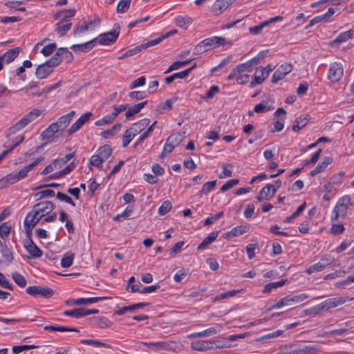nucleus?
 <instances>
[{
	"label": "nucleus",
	"mask_w": 354,
	"mask_h": 354,
	"mask_svg": "<svg viewBox=\"0 0 354 354\" xmlns=\"http://www.w3.org/2000/svg\"><path fill=\"white\" fill-rule=\"evenodd\" d=\"M352 205H353V204L351 203L350 196L345 195L339 198L332 211L331 220L342 221L347 215L349 207Z\"/></svg>",
	"instance_id": "obj_1"
},
{
	"label": "nucleus",
	"mask_w": 354,
	"mask_h": 354,
	"mask_svg": "<svg viewBox=\"0 0 354 354\" xmlns=\"http://www.w3.org/2000/svg\"><path fill=\"white\" fill-rule=\"evenodd\" d=\"M41 114L39 109H35L30 112L26 114L21 120L17 122L14 125L10 127L6 131V137L8 138L12 135L25 128L28 124L34 121Z\"/></svg>",
	"instance_id": "obj_2"
},
{
	"label": "nucleus",
	"mask_w": 354,
	"mask_h": 354,
	"mask_svg": "<svg viewBox=\"0 0 354 354\" xmlns=\"http://www.w3.org/2000/svg\"><path fill=\"white\" fill-rule=\"evenodd\" d=\"M169 34H167L166 36H161L155 39L150 40L147 41V43L142 44L140 45H138L133 48L127 50L125 53H124L122 55H120L118 59H123L127 57H129L131 56H133L138 53L141 52L142 50L147 49L149 47L153 46L160 42H161L164 39L167 38V37Z\"/></svg>",
	"instance_id": "obj_3"
},
{
	"label": "nucleus",
	"mask_w": 354,
	"mask_h": 354,
	"mask_svg": "<svg viewBox=\"0 0 354 354\" xmlns=\"http://www.w3.org/2000/svg\"><path fill=\"white\" fill-rule=\"evenodd\" d=\"M141 344L145 346L148 348L151 349L154 352L159 351H174L177 348L178 346L175 342L165 341V342H142Z\"/></svg>",
	"instance_id": "obj_4"
},
{
	"label": "nucleus",
	"mask_w": 354,
	"mask_h": 354,
	"mask_svg": "<svg viewBox=\"0 0 354 354\" xmlns=\"http://www.w3.org/2000/svg\"><path fill=\"white\" fill-rule=\"evenodd\" d=\"M57 66L56 58H50L45 63L39 65L35 71V75L39 79L47 77L53 71V68Z\"/></svg>",
	"instance_id": "obj_5"
},
{
	"label": "nucleus",
	"mask_w": 354,
	"mask_h": 354,
	"mask_svg": "<svg viewBox=\"0 0 354 354\" xmlns=\"http://www.w3.org/2000/svg\"><path fill=\"white\" fill-rule=\"evenodd\" d=\"M308 298V295L306 294H299L295 297L288 295L281 298L274 305L272 306L270 310L279 309L285 306H291L294 304L299 303Z\"/></svg>",
	"instance_id": "obj_6"
},
{
	"label": "nucleus",
	"mask_w": 354,
	"mask_h": 354,
	"mask_svg": "<svg viewBox=\"0 0 354 354\" xmlns=\"http://www.w3.org/2000/svg\"><path fill=\"white\" fill-rule=\"evenodd\" d=\"M292 354H317L321 351L317 344H290Z\"/></svg>",
	"instance_id": "obj_7"
},
{
	"label": "nucleus",
	"mask_w": 354,
	"mask_h": 354,
	"mask_svg": "<svg viewBox=\"0 0 354 354\" xmlns=\"http://www.w3.org/2000/svg\"><path fill=\"white\" fill-rule=\"evenodd\" d=\"M119 33L120 26L119 24H115L113 26V28L111 31L100 34L97 38V40H98L101 45H109L114 43L117 40L119 36Z\"/></svg>",
	"instance_id": "obj_8"
},
{
	"label": "nucleus",
	"mask_w": 354,
	"mask_h": 354,
	"mask_svg": "<svg viewBox=\"0 0 354 354\" xmlns=\"http://www.w3.org/2000/svg\"><path fill=\"white\" fill-rule=\"evenodd\" d=\"M26 292L30 295L40 296L44 298H50L54 293L50 288L40 286H30L26 288Z\"/></svg>",
	"instance_id": "obj_9"
},
{
	"label": "nucleus",
	"mask_w": 354,
	"mask_h": 354,
	"mask_svg": "<svg viewBox=\"0 0 354 354\" xmlns=\"http://www.w3.org/2000/svg\"><path fill=\"white\" fill-rule=\"evenodd\" d=\"M344 68L342 64L333 62L330 64L328 73V79L332 82L339 81L343 76Z\"/></svg>",
	"instance_id": "obj_10"
},
{
	"label": "nucleus",
	"mask_w": 354,
	"mask_h": 354,
	"mask_svg": "<svg viewBox=\"0 0 354 354\" xmlns=\"http://www.w3.org/2000/svg\"><path fill=\"white\" fill-rule=\"evenodd\" d=\"M292 70V66L289 63L281 64L274 72L272 77V82L277 83Z\"/></svg>",
	"instance_id": "obj_11"
},
{
	"label": "nucleus",
	"mask_w": 354,
	"mask_h": 354,
	"mask_svg": "<svg viewBox=\"0 0 354 354\" xmlns=\"http://www.w3.org/2000/svg\"><path fill=\"white\" fill-rule=\"evenodd\" d=\"M41 217L50 214L55 207V204L48 201H41L32 207Z\"/></svg>",
	"instance_id": "obj_12"
},
{
	"label": "nucleus",
	"mask_w": 354,
	"mask_h": 354,
	"mask_svg": "<svg viewBox=\"0 0 354 354\" xmlns=\"http://www.w3.org/2000/svg\"><path fill=\"white\" fill-rule=\"evenodd\" d=\"M348 297H338L328 299L322 302L324 311H327L331 308H336L346 303Z\"/></svg>",
	"instance_id": "obj_13"
},
{
	"label": "nucleus",
	"mask_w": 354,
	"mask_h": 354,
	"mask_svg": "<svg viewBox=\"0 0 354 354\" xmlns=\"http://www.w3.org/2000/svg\"><path fill=\"white\" fill-rule=\"evenodd\" d=\"M226 44V39L222 37H209L202 41V44L205 46L207 50L210 48H215L218 46H224Z\"/></svg>",
	"instance_id": "obj_14"
},
{
	"label": "nucleus",
	"mask_w": 354,
	"mask_h": 354,
	"mask_svg": "<svg viewBox=\"0 0 354 354\" xmlns=\"http://www.w3.org/2000/svg\"><path fill=\"white\" fill-rule=\"evenodd\" d=\"M92 115L93 114L91 112H87L82 115L68 129V135L71 136L77 131L86 122L90 120Z\"/></svg>",
	"instance_id": "obj_15"
},
{
	"label": "nucleus",
	"mask_w": 354,
	"mask_h": 354,
	"mask_svg": "<svg viewBox=\"0 0 354 354\" xmlns=\"http://www.w3.org/2000/svg\"><path fill=\"white\" fill-rule=\"evenodd\" d=\"M352 39H354V28L341 32L336 39L330 42L329 45L333 47L339 46L342 43Z\"/></svg>",
	"instance_id": "obj_16"
},
{
	"label": "nucleus",
	"mask_w": 354,
	"mask_h": 354,
	"mask_svg": "<svg viewBox=\"0 0 354 354\" xmlns=\"http://www.w3.org/2000/svg\"><path fill=\"white\" fill-rule=\"evenodd\" d=\"M269 70L266 68L260 67L257 69L253 80L250 82V87H254L257 84H261L268 77Z\"/></svg>",
	"instance_id": "obj_17"
},
{
	"label": "nucleus",
	"mask_w": 354,
	"mask_h": 354,
	"mask_svg": "<svg viewBox=\"0 0 354 354\" xmlns=\"http://www.w3.org/2000/svg\"><path fill=\"white\" fill-rule=\"evenodd\" d=\"M272 184H267L264 186L257 195V200L259 202H261L271 199L276 193L274 192V189H272Z\"/></svg>",
	"instance_id": "obj_18"
},
{
	"label": "nucleus",
	"mask_w": 354,
	"mask_h": 354,
	"mask_svg": "<svg viewBox=\"0 0 354 354\" xmlns=\"http://www.w3.org/2000/svg\"><path fill=\"white\" fill-rule=\"evenodd\" d=\"M52 58H56L57 60V65H59L62 60L66 62H70L73 59V55L68 48H59Z\"/></svg>",
	"instance_id": "obj_19"
},
{
	"label": "nucleus",
	"mask_w": 354,
	"mask_h": 354,
	"mask_svg": "<svg viewBox=\"0 0 354 354\" xmlns=\"http://www.w3.org/2000/svg\"><path fill=\"white\" fill-rule=\"evenodd\" d=\"M24 245L32 257L39 258L42 256V251L36 245L32 239H25Z\"/></svg>",
	"instance_id": "obj_20"
},
{
	"label": "nucleus",
	"mask_w": 354,
	"mask_h": 354,
	"mask_svg": "<svg viewBox=\"0 0 354 354\" xmlns=\"http://www.w3.org/2000/svg\"><path fill=\"white\" fill-rule=\"evenodd\" d=\"M222 326L221 324H216L214 326L210 327L203 331L192 333L187 337L189 338L209 337L219 332Z\"/></svg>",
	"instance_id": "obj_21"
},
{
	"label": "nucleus",
	"mask_w": 354,
	"mask_h": 354,
	"mask_svg": "<svg viewBox=\"0 0 354 354\" xmlns=\"http://www.w3.org/2000/svg\"><path fill=\"white\" fill-rule=\"evenodd\" d=\"M192 349L205 352L214 348L213 343L206 340H194L191 342Z\"/></svg>",
	"instance_id": "obj_22"
},
{
	"label": "nucleus",
	"mask_w": 354,
	"mask_h": 354,
	"mask_svg": "<svg viewBox=\"0 0 354 354\" xmlns=\"http://www.w3.org/2000/svg\"><path fill=\"white\" fill-rule=\"evenodd\" d=\"M41 218V216H40L38 212H36V210L32 207V210L26 216L24 225H28L32 227H35Z\"/></svg>",
	"instance_id": "obj_23"
},
{
	"label": "nucleus",
	"mask_w": 354,
	"mask_h": 354,
	"mask_svg": "<svg viewBox=\"0 0 354 354\" xmlns=\"http://www.w3.org/2000/svg\"><path fill=\"white\" fill-rule=\"evenodd\" d=\"M44 160V157H39L36 160L30 162L29 165L24 166L21 169L17 172L20 180L24 178L28 175L30 171H31L35 167H36L37 165L41 162Z\"/></svg>",
	"instance_id": "obj_24"
},
{
	"label": "nucleus",
	"mask_w": 354,
	"mask_h": 354,
	"mask_svg": "<svg viewBox=\"0 0 354 354\" xmlns=\"http://www.w3.org/2000/svg\"><path fill=\"white\" fill-rule=\"evenodd\" d=\"M72 23L69 20H60L55 25V31L59 37L64 36L71 28Z\"/></svg>",
	"instance_id": "obj_25"
},
{
	"label": "nucleus",
	"mask_w": 354,
	"mask_h": 354,
	"mask_svg": "<svg viewBox=\"0 0 354 354\" xmlns=\"http://www.w3.org/2000/svg\"><path fill=\"white\" fill-rule=\"evenodd\" d=\"M150 122L149 119L144 118L140 120V121L135 122L132 124V126L129 128L131 133H133L135 136H137L140 133H141L145 128L149 125Z\"/></svg>",
	"instance_id": "obj_26"
},
{
	"label": "nucleus",
	"mask_w": 354,
	"mask_h": 354,
	"mask_svg": "<svg viewBox=\"0 0 354 354\" xmlns=\"http://www.w3.org/2000/svg\"><path fill=\"white\" fill-rule=\"evenodd\" d=\"M234 0H216L213 5V12L215 15H219L225 10Z\"/></svg>",
	"instance_id": "obj_27"
},
{
	"label": "nucleus",
	"mask_w": 354,
	"mask_h": 354,
	"mask_svg": "<svg viewBox=\"0 0 354 354\" xmlns=\"http://www.w3.org/2000/svg\"><path fill=\"white\" fill-rule=\"evenodd\" d=\"M97 38H95L84 44H74L71 47V48L74 51H82L86 53L91 50L95 46Z\"/></svg>",
	"instance_id": "obj_28"
},
{
	"label": "nucleus",
	"mask_w": 354,
	"mask_h": 354,
	"mask_svg": "<svg viewBox=\"0 0 354 354\" xmlns=\"http://www.w3.org/2000/svg\"><path fill=\"white\" fill-rule=\"evenodd\" d=\"M75 114V112L72 111L68 113L61 116L55 123L57 124V126L60 130H63L69 124Z\"/></svg>",
	"instance_id": "obj_29"
},
{
	"label": "nucleus",
	"mask_w": 354,
	"mask_h": 354,
	"mask_svg": "<svg viewBox=\"0 0 354 354\" xmlns=\"http://www.w3.org/2000/svg\"><path fill=\"white\" fill-rule=\"evenodd\" d=\"M19 48H14L8 50L0 57L3 60V62L6 64H9L15 60V59L19 55Z\"/></svg>",
	"instance_id": "obj_30"
},
{
	"label": "nucleus",
	"mask_w": 354,
	"mask_h": 354,
	"mask_svg": "<svg viewBox=\"0 0 354 354\" xmlns=\"http://www.w3.org/2000/svg\"><path fill=\"white\" fill-rule=\"evenodd\" d=\"M309 122V115H300L295 120V124L292 127V129L295 132H298L303 127H304Z\"/></svg>",
	"instance_id": "obj_31"
},
{
	"label": "nucleus",
	"mask_w": 354,
	"mask_h": 354,
	"mask_svg": "<svg viewBox=\"0 0 354 354\" xmlns=\"http://www.w3.org/2000/svg\"><path fill=\"white\" fill-rule=\"evenodd\" d=\"M59 131H61L59 128L57 126V124H55V122L52 123L48 126V127L45 129L41 133V137L42 139H50L53 138L54 134Z\"/></svg>",
	"instance_id": "obj_32"
},
{
	"label": "nucleus",
	"mask_w": 354,
	"mask_h": 354,
	"mask_svg": "<svg viewBox=\"0 0 354 354\" xmlns=\"http://www.w3.org/2000/svg\"><path fill=\"white\" fill-rule=\"evenodd\" d=\"M147 101H144L142 102H140L137 104H134L133 106L129 107L128 110L125 113V116L127 119L130 118L131 117L135 115L138 113L140 111V110L145 107V106L147 104Z\"/></svg>",
	"instance_id": "obj_33"
},
{
	"label": "nucleus",
	"mask_w": 354,
	"mask_h": 354,
	"mask_svg": "<svg viewBox=\"0 0 354 354\" xmlns=\"http://www.w3.org/2000/svg\"><path fill=\"white\" fill-rule=\"evenodd\" d=\"M218 235V232H212L203 239V241L198 245L197 249L201 250L204 249L207 245H210L216 239Z\"/></svg>",
	"instance_id": "obj_34"
},
{
	"label": "nucleus",
	"mask_w": 354,
	"mask_h": 354,
	"mask_svg": "<svg viewBox=\"0 0 354 354\" xmlns=\"http://www.w3.org/2000/svg\"><path fill=\"white\" fill-rule=\"evenodd\" d=\"M189 73H190V70H189V69H185L183 71L174 73L171 75L166 77L165 82L167 84H169L176 79L185 78Z\"/></svg>",
	"instance_id": "obj_35"
},
{
	"label": "nucleus",
	"mask_w": 354,
	"mask_h": 354,
	"mask_svg": "<svg viewBox=\"0 0 354 354\" xmlns=\"http://www.w3.org/2000/svg\"><path fill=\"white\" fill-rule=\"evenodd\" d=\"M93 322L96 326L100 328H109L113 324V322L105 317H95L93 319Z\"/></svg>",
	"instance_id": "obj_36"
},
{
	"label": "nucleus",
	"mask_w": 354,
	"mask_h": 354,
	"mask_svg": "<svg viewBox=\"0 0 354 354\" xmlns=\"http://www.w3.org/2000/svg\"><path fill=\"white\" fill-rule=\"evenodd\" d=\"M44 330L49 331H59V332H79V330L76 328L61 326H53L48 325L44 326Z\"/></svg>",
	"instance_id": "obj_37"
},
{
	"label": "nucleus",
	"mask_w": 354,
	"mask_h": 354,
	"mask_svg": "<svg viewBox=\"0 0 354 354\" xmlns=\"http://www.w3.org/2000/svg\"><path fill=\"white\" fill-rule=\"evenodd\" d=\"M110 299V297H90V298H79L78 299V306L82 305H88L93 303H96L100 301L106 300Z\"/></svg>",
	"instance_id": "obj_38"
},
{
	"label": "nucleus",
	"mask_w": 354,
	"mask_h": 354,
	"mask_svg": "<svg viewBox=\"0 0 354 354\" xmlns=\"http://www.w3.org/2000/svg\"><path fill=\"white\" fill-rule=\"evenodd\" d=\"M287 281L288 280L285 279L276 282L269 283L264 286V288L262 290V292L263 293H270L272 289L278 288L285 285Z\"/></svg>",
	"instance_id": "obj_39"
},
{
	"label": "nucleus",
	"mask_w": 354,
	"mask_h": 354,
	"mask_svg": "<svg viewBox=\"0 0 354 354\" xmlns=\"http://www.w3.org/2000/svg\"><path fill=\"white\" fill-rule=\"evenodd\" d=\"M248 230L247 226L244 225H239L233 227L230 231L226 233L227 236H238L245 234Z\"/></svg>",
	"instance_id": "obj_40"
},
{
	"label": "nucleus",
	"mask_w": 354,
	"mask_h": 354,
	"mask_svg": "<svg viewBox=\"0 0 354 354\" xmlns=\"http://www.w3.org/2000/svg\"><path fill=\"white\" fill-rule=\"evenodd\" d=\"M111 153V147L108 145H105L98 149L97 154L102 159V160L105 161L109 158Z\"/></svg>",
	"instance_id": "obj_41"
},
{
	"label": "nucleus",
	"mask_w": 354,
	"mask_h": 354,
	"mask_svg": "<svg viewBox=\"0 0 354 354\" xmlns=\"http://www.w3.org/2000/svg\"><path fill=\"white\" fill-rule=\"evenodd\" d=\"M75 9L61 10L59 12H57L54 15V18L55 19L61 18L62 19L61 20H68V18L73 17L75 15Z\"/></svg>",
	"instance_id": "obj_42"
},
{
	"label": "nucleus",
	"mask_w": 354,
	"mask_h": 354,
	"mask_svg": "<svg viewBox=\"0 0 354 354\" xmlns=\"http://www.w3.org/2000/svg\"><path fill=\"white\" fill-rule=\"evenodd\" d=\"M183 138L184 133L178 132L169 136L167 140V142L171 143L175 147H177L182 142Z\"/></svg>",
	"instance_id": "obj_43"
},
{
	"label": "nucleus",
	"mask_w": 354,
	"mask_h": 354,
	"mask_svg": "<svg viewBox=\"0 0 354 354\" xmlns=\"http://www.w3.org/2000/svg\"><path fill=\"white\" fill-rule=\"evenodd\" d=\"M75 255L71 252H68L65 253L61 260V266L62 268H68L70 267L73 262Z\"/></svg>",
	"instance_id": "obj_44"
},
{
	"label": "nucleus",
	"mask_w": 354,
	"mask_h": 354,
	"mask_svg": "<svg viewBox=\"0 0 354 354\" xmlns=\"http://www.w3.org/2000/svg\"><path fill=\"white\" fill-rule=\"evenodd\" d=\"M75 152L65 155L64 157L55 159L53 162L55 165V169L61 168L64 165L66 164L73 156Z\"/></svg>",
	"instance_id": "obj_45"
},
{
	"label": "nucleus",
	"mask_w": 354,
	"mask_h": 354,
	"mask_svg": "<svg viewBox=\"0 0 354 354\" xmlns=\"http://www.w3.org/2000/svg\"><path fill=\"white\" fill-rule=\"evenodd\" d=\"M192 19L188 17H177L175 19V22L178 27L186 29L192 23Z\"/></svg>",
	"instance_id": "obj_46"
},
{
	"label": "nucleus",
	"mask_w": 354,
	"mask_h": 354,
	"mask_svg": "<svg viewBox=\"0 0 354 354\" xmlns=\"http://www.w3.org/2000/svg\"><path fill=\"white\" fill-rule=\"evenodd\" d=\"M216 180H212L205 183L203 185L199 194L201 195H207L216 186Z\"/></svg>",
	"instance_id": "obj_47"
},
{
	"label": "nucleus",
	"mask_w": 354,
	"mask_h": 354,
	"mask_svg": "<svg viewBox=\"0 0 354 354\" xmlns=\"http://www.w3.org/2000/svg\"><path fill=\"white\" fill-rule=\"evenodd\" d=\"M252 65L250 62L248 60L244 63L238 64L235 68L236 69V72L240 73H243L244 72H250L252 70Z\"/></svg>",
	"instance_id": "obj_48"
},
{
	"label": "nucleus",
	"mask_w": 354,
	"mask_h": 354,
	"mask_svg": "<svg viewBox=\"0 0 354 354\" xmlns=\"http://www.w3.org/2000/svg\"><path fill=\"white\" fill-rule=\"evenodd\" d=\"M324 311L322 303L310 308L308 309H306L304 313L310 316H315L319 314L321 312Z\"/></svg>",
	"instance_id": "obj_49"
},
{
	"label": "nucleus",
	"mask_w": 354,
	"mask_h": 354,
	"mask_svg": "<svg viewBox=\"0 0 354 354\" xmlns=\"http://www.w3.org/2000/svg\"><path fill=\"white\" fill-rule=\"evenodd\" d=\"M12 278L15 282L21 288H24L26 285V280L20 273L15 272L12 273Z\"/></svg>",
	"instance_id": "obj_50"
},
{
	"label": "nucleus",
	"mask_w": 354,
	"mask_h": 354,
	"mask_svg": "<svg viewBox=\"0 0 354 354\" xmlns=\"http://www.w3.org/2000/svg\"><path fill=\"white\" fill-rule=\"evenodd\" d=\"M11 227V225L8 222H5L0 225V236L3 239H6L8 236Z\"/></svg>",
	"instance_id": "obj_51"
},
{
	"label": "nucleus",
	"mask_w": 354,
	"mask_h": 354,
	"mask_svg": "<svg viewBox=\"0 0 354 354\" xmlns=\"http://www.w3.org/2000/svg\"><path fill=\"white\" fill-rule=\"evenodd\" d=\"M131 0H120L117 6V12L124 13L128 10L130 7Z\"/></svg>",
	"instance_id": "obj_52"
},
{
	"label": "nucleus",
	"mask_w": 354,
	"mask_h": 354,
	"mask_svg": "<svg viewBox=\"0 0 354 354\" xmlns=\"http://www.w3.org/2000/svg\"><path fill=\"white\" fill-rule=\"evenodd\" d=\"M173 100H167L164 103L160 104L156 109V112L162 113L164 110H170L172 106Z\"/></svg>",
	"instance_id": "obj_53"
},
{
	"label": "nucleus",
	"mask_w": 354,
	"mask_h": 354,
	"mask_svg": "<svg viewBox=\"0 0 354 354\" xmlns=\"http://www.w3.org/2000/svg\"><path fill=\"white\" fill-rule=\"evenodd\" d=\"M306 203H302L300 206L297 207L296 211L292 214L290 216L286 218L284 222L286 223H290L292 222L295 218H296L305 209L306 207Z\"/></svg>",
	"instance_id": "obj_54"
},
{
	"label": "nucleus",
	"mask_w": 354,
	"mask_h": 354,
	"mask_svg": "<svg viewBox=\"0 0 354 354\" xmlns=\"http://www.w3.org/2000/svg\"><path fill=\"white\" fill-rule=\"evenodd\" d=\"M37 346L35 345H20V346H13L12 348V351L15 354H19L23 351L33 349L37 348Z\"/></svg>",
	"instance_id": "obj_55"
},
{
	"label": "nucleus",
	"mask_w": 354,
	"mask_h": 354,
	"mask_svg": "<svg viewBox=\"0 0 354 354\" xmlns=\"http://www.w3.org/2000/svg\"><path fill=\"white\" fill-rule=\"evenodd\" d=\"M326 268V266L320 262L315 263L310 266L306 270V272L308 274H311L315 272H321Z\"/></svg>",
	"instance_id": "obj_56"
},
{
	"label": "nucleus",
	"mask_w": 354,
	"mask_h": 354,
	"mask_svg": "<svg viewBox=\"0 0 354 354\" xmlns=\"http://www.w3.org/2000/svg\"><path fill=\"white\" fill-rule=\"evenodd\" d=\"M136 136L128 129L124 131L122 137V146L126 147Z\"/></svg>",
	"instance_id": "obj_57"
},
{
	"label": "nucleus",
	"mask_w": 354,
	"mask_h": 354,
	"mask_svg": "<svg viewBox=\"0 0 354 354\" xmlns=\"http://www.w3.org/2000/svg\"><path fill=\"white\" fill-rule=\"evenodd\" d=\"M233 167L232 164H225L223 165V171L218 175L220 178L225 177H231L232 176V168Z\"/></svg>",
	"instance_id": "obj_58"
},
{
	"label": "nucleus",
	"mask_w": 354,
	"mask_h": 354,
	"mask_svg": "<svg viewBox=\"0 0 354 354\" xmlns=\"http://www.w3.org/2000/svg\"><path fill=\"white\" fill-rule=\"evenodd\" d=\"M115 119L113 115L111 114L106 115L102 118L97 120L95 122V125L97 126H103L107 124H110L113 122V120Z\"/></svg>",
	"instance_id": "obj_59"
},
{
	"label": "nucleus",
	"mask_w": 354,
	"mask_h": 354,
	"mask_svg": "<svg viewBox=\"0 0 354 354\" xmlns=\"http://www.w3.org/2000/svg\"><path fill=\"white\" fill-rule=\"evenodd\" d=\"M55 196V192L52 189H45L35 194L36 200H39L42 198L51 197Z\"/></svg>",
	"instance_id": "obj_60"
},
{
	"label": "nucleus",
	"mask_w": 354,
	"mask_h": 354,
	"mask_svg": "<svg viewBox=\"0 0 354 354\" xmlns=\"http://www.w3.org/2000/svg\"><path fill=\"white\" fill-rule=\"evenodd\" d=\"M103 162L104 161L102 160V159L97 154H95L92 156L90 158L89 165L101 169L102 167Z\"/></svg>",
	"instance_id": "obj_61"
},
{
	"label": "nucleus",
	"mask_w": 354,
	"mask_h": 354,
	"mask_svg": "<svg viewBox=\"0 0 354 354\" xmlns=\"http://www.w3.org/2000/svg\"><path fill=\"white\" fill-rule=\"evenodd\" d=\"M219 92V88L218 86L213 85L210 87V88L207 91L205 95L201 97L202 99L204 100H209L213 98L215 94Z\"/></svg>",
	"instance_id": "obj_62"
},
{
	"label": "nucleus",
	"mask_w": 354,
	"mask_h": 354,
	"mask_svg": "<svg viewBox=\"0 0 354 354\" xmlns=\"http://www.w3.org/2000/svg\"><path fill=\"white\" fill-rule=\"evenodd\" d=\"M171 209V203L168 201H164L159 207L158 212L160 215H165Z\"/></svg>",
	"instance_id": "obj_63"
},
{
	"label": "nucleus",
	"mask_w": 354,
	"mask_h": 354,
	"mask_svg": "<svg viewBox=\"0 0 354 354\" xmlns=\"http://www.w3.org/2000/svg\"><path fill=\"white\" fill-rule=\"evenodd\" d=\"M57 48V45L55 43H51V44H49L46 46H45L41 50V53L44 55V56H48L50 55H51L53 51L56 49Z\"/></svg>",
	"instance_id": "obj_64"
}]
</instances>
